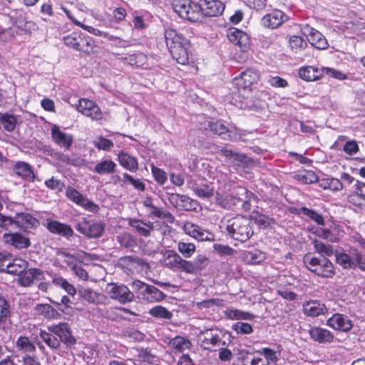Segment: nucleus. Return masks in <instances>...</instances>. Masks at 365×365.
<instances>
[{
	"mask_svg": "<svg viewBox=\"0 0 365 365\" xmlns=\"http://www.w3.org/2000/svg\"><path fill=\"white\" fill-rule=\"evenodd\" d=\"M255 195L244 187H236L230 194L217 192L216 204L227 210L248 212L251 210V201Z\"/></svg>",
	"mask_w": 365,
	"mask_h": 365,
	"instance_id": "nucleus-1",
	"label": "nucleus"
},
{
	"mask_svg": "<svg viewBox=\"0 0 365 365\" xmlns=\"http://www.w3.org/2000/svg\"><path fill=\"white\" fill-rule=\"evenodd\" d=\"M164 36L173 58L180 64H187L190 47L188 40L170 28L165 30Z\"/></svg>",
	"mask_w": 365,
	"mask_h": 365,
	"instance_id": "nucleus-2",
	"label": "nucleus"
},
{
	"mask_svg": "<svg viewBox=\"0 0 365 365\" xmlns=\"http://www.w3.org/2000/svg\"><path fill=\"white\" fill-rule=\"evenodd\" d=\"M226 230L231 238L241 242L247 241L254 235L251 220L242 215L228 220Z\"/></svg>",
	"mask_w": 365,
	"mask_h": 365,
	"instance_id": "nucleus-3",
	"label": "nucleus"
},
{
	"mask_svg": "<svg viewBox=\"0 0 365 365\" xmlns=\"http://www.w3.org/2000/svg\"><path fill=\"white\" fill-rule=\"evenodd\" d=\"M303 262L309 270L319 277L332 278L336 274L334 265L327 257H312L310 254H306Z\"/></svg>",
	"mask_w": 365,
	"mask_h": 365,
	"instance_id": "nucleus-4",
	"label": "nucleus"
},
{
	"mask_svg": "<svg viewBox=\"0 0 365 365\" xmlns=\"http://www.w3.org/2000/svg\"><path fill=\"white\" fill-rule=\"evenodd\" d=\"M131 289L136 297L143 302L156 303L163 301L165 294L155 286L148 284L140 280H134Z\"/></svg>",
	"mask_w": 365,
	"mask_h": 365,
	"instance_id": "nucleus-5",
	"label": "nucleus"
},
{
	"mask_svg": "<svg viewBox=\"0 0 365 365\" xmlns=\"http://www.w3.org/2000/svg\"><path fill=\"white\" fill-rule=\"evenodd\" d=\"M203 128L225 140L237 141L240 139V130L233 126L228 127L222 120L205 122Z\"/></svg>",
	"mask_w": 365,
	"mask_h": 365,
	"instance_id": "nucleus-6",
	"label": "nucleus"
},
{
	"mask_svg": "<svg viewBox=\"0 0 365 365\" xmlns=\"http://www.w3.org/2000/svg\"><path fill=\"white\" fill-rule=\"evenodd\" d=\"M171 5L174 12L181 19L191 22L200 21L197 2L192 0H173Z\"/></svg>",
	"mask_w": 365,
	"mask_h": 365,
	"instance_id": "nucleus-7",
	"label": "nucleus"
},
{
	"mask_svg": "<svg viewBox=\"0 0 365 365\" xmlns=\"http://www.w3.org/2000/svg\"><path fill=\"white\" fill-rule=\"evenodd\" d=\"M200 21L204 17H215L220 16L225 9V4L220 0H199L197 2Z\"/></svg>",
	"mask_w": 365,
	"mask_h": 365,
	"instance_id": "nucleus-8",
	"label": "nucleus"
},
{
	"mask_svg": "<svg viewBox=\"0 0 365 365\" xmlns=\"http://www.w3.org/2000/svg\"><path fill=\"white\" fill-rule=\"evenodd\" d=\"M75 228L80 233L89 238H98L102 236L105 225L102 222L88 220L86 217H83L76 224Z\"/></svg>",
	"mask_w": 365,
	"mask_h": 365,
	"instance_id": "nucleus-9",
	"label": "nucleus"
},
{
	"mask_svg": "<svg viewBox=\"0 0 365 365\" xmlns=\"http://www.w3.org/2000/svg\"><path fill=\"white\" fill-rule=\"evenodd\" d=\"M107 292L113 299L122 304L131 302L135 298L134 292L123 284L110 283L107 285Z\"/></svg>",
	"mask_w": 365,
	"mask_h": 365,
	"instance_id": "nucleus-10",
	"label": "nucleus"
},
{
	"mask_svg": "<svg viewBox=\"0 0 365 365\" xmlns=\"http://www.w3.org/2000/svg\"><path fill=\"white\" fill-rule=\"evenodd\" d=\"M37 345L42 352L44 351V346L38 336H34L31 334V338L26 336H20L16 343L15 347L16 350L25 354V356H29L36 351V346Z\"/></svg>",
	"mask_w": 365,
	"mask_h": 365,
	"instance_id": "nucleus-11",
	"label": "nucleus"
},
{
	"mask_svg": "<svg viewBox=\"0 0 365 365\" xmlns=\"http://www.w3.org/2000/svg\"><path fill=\"white\" fill-rule=\"evenodd\" d=\"M221 331L217 329H206L200 331L198 337L201 341L200 346L205 350H214L215 346L222 344Z\"/></svg>",
	"mask_w": 365,
	"mask_h": 365,
	"instance_id": "nucleus-12",
	"label": "nucleus"
},
{
	"mask_svg": "<svg viewBox=\"0 0 365 365\" xmlns=\"http://www.w3.org/2000/svg\"><path fill=\"white\" fill-rule=\"evenodd\" d=\"M66 195L70 200L83 207L87 211L93 213H97L100 210V207L97 204L83 196L77 190L72 187H68L67 188Z\"/></svg>",
	"mask_w": 365,
	"mask_h": 365,
	"instance_id": "nucleus-13",
	"label": "nucleus"
},
{
	"mask_svg": "<svg viewBox=\"0 0 365 365\" xmlns=\"http://www.w3.org/2000/svg\"><path fill=\"white\" fill-rule=\"evenodd\" d=\"M168 200L172 205L181 210L196 211L200 206L197 200L178 193L169 194Z\"/></svg>",
	"mask_w": 365,
	"mask_h": 365,
	"instance_id": "nucleus-14",
	"label": "nucleus"
},
{
	"mask_svg": "<svg viewBox=\"0 0 365 365\" xmlns=\"http://www.w3.org/2000/svg\"><path fill=\"white\" fill-rule=\"evenodd\" d=\"M76 108L78 112L83 115L90 117L92 120H101L103 118V114L99 106L93 101L81 98L78 101Z\"/></svg>",
	"mask_w": 365,
	"mask_h": 365,
	"instance_id": "nucleus-15",
	"label": "nucleus"
},
{
	"mask_svg": "<svg viewBox=\"0 0 365 365\" xmlns=\"http://www.w3.org/2000/svg\"><path fill=\"white\" fill-rule=\"evenodd\" d=\"M259 78V73L254 69H247L241 73L240 76L235 77L233 80L234 85L237 89L246 90L252 85L257 83Z\"/></svg>",
	"mask_w": 365,
	"mask_h": 365,
	"instance_id": "nucleus-16",
	"label": "nucleus"
},
{
	"mask_svg": "<svg viewBox=\"0 0 365 365\" xmlns=\"http://www.w3.org/2000/svg\"><path fill=\"white\" fill-rule=\"evenodd\" d=\"M6 219H9L11 222L5 226V229L11 231L17 227L27 229L35 226L37 220L29 214L18 213L15 218L6 216Z\"/></svg>",
	"mask_w": 365,
	"mask_h": 365,
	"instance_id": "nucleus-17",
	"label": "nucleus"
},
{
	"mask_svg": "<svg viewBox=\"0 0 365 365\" xmlns=\"http://www.w3.org/2000/svg\"><path fill=\"white\" fill-rule=\"evenodd\" d=\"M288 20V16L282 11L274 9L264 15L261 19V24L264 28L274 29Z\"/></svg>",
	"mask_w": 365,
	"mask_h": 365,
	"instance_id": "nucleus-18",
	"label": "nucleus"
},
{
	"mask_svg": "<svg viewBox=\"0 0 365 365\" xmlns=\"http://www.w3.org/2000/svg\"><path fill=\"white\" fill-rule=\"evenodd\" d=\"M49 124L51 126V135L53 142L58 146L68 150L73 143V136L62 131L58 125Z\"/></svg>",
	"mask_w": 365,
	"mask_h": 365,
	"instance_id": "nucleus-19",
	"label": "nucleus"
},
{
	"mask_svg": "<svg viewBox=\"0 0 365 365\" xmlns=\"http://www.w3.org/2000/svg\"><path fill=\"white\" fill-rule=\"evenodd\" d=\"M118 266L130 271H142L148 266L147 262L140 257L134 255L121 257L118 260Z\"/></svg>",
	"mask_w": 365,
	"mask_h": 365,
	"instance_id": "nucleus-20",
	"label": "nucleus"
},
{
	"mask_svg": "<svg viewBox=\"0 0 365 365\" xmlns=\"http://www.w3.org/2000/svg\"><path fill=\"white\" fill-rule=\"evenodd\" d=\"M227 36L229 41L245 51L250 46V38L248 35L242 31L232 28L227 31Z\"/></svg>",
	"mask_w": 365,
	"mask_h": 365,
	"instance_id": "nucleus-21",
	"label": "nucleus"
},
{
	"mask_svg": "<svg viewBox=\"0 0 365 365\" xmlns=\"http://www.w3.org/2000/svg\"><path fill=\"white\" fill-rule=\"evenodd\" d=\"M327 324L333 329L341 331H349L353 327L352 322L348 317L341 314H334L330 317L327 322Z\"/></svg>",
	"mask_w": 365,
	"mask_h": 365,
	"instance_id": "nucleus-22",
	"label": "nucleus"
},
{
	"mask_svg": "<svg viewBox=\"0 0 365 365\" xmlns=\"http://www.w3.org/2000/svg\"><path fill=\"white\" fill-rule=\"evenodd\" d=\"M44 278V273L38 268L24 269L19 278L21 286L29 287L33 283H37Z\"/></svg>",
	"mask_w": 365,
	"mask_h": 365,
	"instance_id": "nucleus-23",
	"label": "nucleus"
},
{
	"mask_svg": "<svg viewBox=\"0 0 365 365\" xmlns=\"http://www.w3.org/2000/svg\"><path fill=\"white\" fill-rule=\"evenodd\" d=\"M48 329L56 335L60 339V341H63L64 344L71 345L76 343V339L72 336L66 324L59 323L56 325L49 326Z\"/></svg>",
	"mask_w": 365,
	"mask_h": 365,
	"instance_id": "nucleus-24",
	"label": "nucleus"
},
{
	"mask_svg": "<svg viewBox=\"0 0 365 365\" xmlns=\"http://www.w3.org/2000/svg\"><path fill=\"white\" fill-rule=\"evenodd\" d=\"M309 334L312 340L319 344L331 343L334 338L330 331L318 327H311Z\"/></svg>",
	"mask_w": 365,
	"mask_h": 365,
	"instance_id": "nucleus-25",
	"label": "nucleus"
},
{
	"mask_svg": "<svg viewBox=\"0 0 365 365\" xmlns=\"http://www.w3.org/2000/svg\"><path fill=\"white\" fill-rule=\"evenodd\" d=\"M307 40L309 42L319 50L327 49L329 43L324 35L312 27H307Z\"/></svg>",
	"mask_w": 365,
	"mask_h": 365,
	"instance_id": "nucleus-26",
	"label": "nucleus"
},
{
	"mask_svg": "<svg viewBox=\"0 0 365 365\" xmlns=\"http://www.w3.org/2000/svg\"><path fill=\"white\" fill-rule=\"evenodd\" d=\"M27 265L28 263L26 260L16 258L7 264L2 262L1 264V270L11 274L19 275L20 277L24 269H26Z\"/></svg>",
	"mask_w": 365,
	"mask_h": 365,
	"instance_id": "nucleus-27",
	"label": "nucleus"
},
{
	"mask_svg": "<svg viewBox=\"0 0 365 365\" xmlns=\"http://www.w3.org/2000/svg\"><path fill=\"white\" fill-rule=\"evenodd\" d=\"M184 230L187 234L199 241H209L212 237L210 232L191 222L185 224Z\"/></svg>",
	"mask_w": 365,
	"mask_h": 365,
	"instance_id": "nucleus-28",
	"label": "nucleus"
},
{
	"mask_svg": "<svg viewBox=\"0 0 365 365\" xmlns=\"http://www.w3.org/2000/svg\"><path fill=\"white\" fill-rule=\"evenodd\" d=\"M304 313L309 317H316L321 314H324L327 309L324 304L318 300H311L304 303L303 304Z\"/></svg>",
	"mask_w": 365,
	"mask_h": 365,
	"instance_id": "nucleus-29",
	"label": "nucleus"
},
{
	"mask_svg": "<svg viewBox=\"0 0 365 365\" xmlns=\"http://www.w3.org/2000/svg\"><path fill=\"white\" fill-rule=\"evenodd\" d=\"M128 225L133 227L139 235L148 237L154 229L153 223L151 222H145L137 218L128 219Z\"/></svg>",
	"mask_w": 365,
	"mask_h": 365,
	"instance_id": "nucleus-30",
	"label": "nucleus"
},
{
	"mask_svg": "<svg viewBox=\"0 0 365 365\" xmlns=\"http://www.w3.org/2000/svg\"><path fill=\"white\" fill-rule=\"evenodd\" d=\"M299 77L307 81H314L324 76V67L305 66L299 71Z\"/></svg>",
	"mask_w": 365,
	"mask_h": 365,
	"instance_id": "nucleus-31",
	"label": "nucleus"
},
{
	"mask_svg": "<svg viewBox=\"0 0 365 365\" xmlns=\"http://www.w3.org/2000/svg\"><path fill=\"white\" fill-rule=\"evenodd\" d=\"M47 230L66 238H69L73 235V230L70 225L55 220L47 222Z\"/></svg>",
	"mask_w": 365,
	"mask_h": 365,
	"instance_id": "nucleus-32",
	"label": "nucleus"
},
{
	"mask_svg": "<svg viewBox=\"0 0 365 365\" xmlns=\"http://www.w3.org/2000/svg\"><path fill=\"white\" fill-rule=\"evenodd\" d=\"M14 173L22 179L32 181L35 175L31 166L25 162L19 161L13 168Z\"/></svg>",
	"mask_w": 365,
	"mask_h": 365,
	"instance_id": "nucleus-33",
	"label": "nucleus"
},
{
	"mask_svg": "<svg viewBox=\"0 0 365 365\" xmlns=\"http://www.w3.org/2000/svg\"><path fill=\"white\" fill-rule=\"evenodd\" d=\"M78 293L81 297L95 304H103L106 299L105 295L98 293L91 288H81L78 289Z\"/></svg>",
	"mask_w": 365,
	"mask_h": 365,
	"instance_id": "nucleus-34",
	"label": "nucleus"
},
{
	"mask_svg": "<svg viewBox=\"0 0 365 365\" xmlns=\"http://www.w3.org/2000/svg\"><path fill=\"white\" fill-rule=\"evenodd\" d=\"M118 160L122 167L130 172H135L138 169L137 159L128 153L120 152L118 155Z\"/></svg>",
	"mask_w": 365,
	"mask_h": 365,
	"instance_id": "nucleus-35",
	"label": "nucleus"
},
{
	"mask_svg": "<svg viewBox=\"0 0 365 365\" xmlns=\"http://www.w3.org/2000/svg\"><path fill=\"white\" fill-rule=\"evenodd\" d=\"M336 257V262L344 269H354L356 265L354 264V250L348 255L344 252H336L334 253Z\"/></svg>",
	"mask_w": 365,
	"mask_h": 365,
	"instance_id": "nucleus-36",
	"label": "nucleus"
},
{
	"mask_svg": "<svg viewBox=\"0 0 365 365\" xmlns=\"http://www.w3.org/2000/svg\"><path fill=\"white\" fill-rule=\"evenodd\" d=\"M298 214L302 215V218L305 220H311L319 225H324V220L322 215L312 209L302 207L299 209Z\"/></svg>",
	"mask_w": 365,
	"mask_h": 365,
	"instance_id": "nucleus-37",
	"label": "nucleus"
},
{
	"mask_svg": "<svg viewBox=\"0 0 365 365\" xmlns=\"http://www.w3.org/2000/svg\"><path fill=\"white\" fill-rule=\"evenodd\" d=\"M116 166L111 160H103L95 165L93 171L100 175L112 174L115 172Z\"/></svg>",
	"mask_w": 365,
	"mask_h": 365,
	"instance_id": "nucleus-38",
	"label": "nucleus"
},
{
	"mask_svg": "<svg viewBox=\"0 0 365 365\" xmlns=\"http://www.w3.org/2000/svg\"><path fill=\"white\" fill-rule=\"evenodd\" d=\"M312 242L314 245L315 252L319 253L321 257L328 258L334 254L332 245L317 239L312 240Z\"/></svg>",
	"mask_w": 365,
	"mask_h": 365,
	"instance_id": "nucleus-39",
	"label": "nucleus"
},
{
	"mask_svg": "<svg viewBox=\"0 0 365 365\" xmlns=\"http://www.w3.org/2000/svg\"><path fill=\"white\" fill-rule=\"evenodd\" d=\"M116 241L122 248L130 249L137 245L135 237L126 232H123L117 235Z\"/></svg>",
	"mask_w": 365,
	"mask_h": 365,
	"instance_id": "nucleus-40",
	"label": "nucleus"
},
{
	"mask_svg": "<svg viewBox=\"0 0 365 365\" xmlns=\"http://www.w3.org/2000/svg\"><path fill=\"white\" fill-rule=\"evenodd\" d=\"M169 345L175 349L177 351L183 352L185 350L190 349L192 343L188 339L185 337L177 336L170 339Z\"/></svg>",
	"mask_w": 365,
	"mask_h": 365,
	"instance_id": "nucleus-41",
	"label": "nucleus"
},
{
	"mask_svg": "<svg viewBox=\"0 0 365 365\" xmlns=\"http://www.w3.org/2000/svg\"><path fill=\"white\" fill-rule=\"evenodd\" d=\"M242 257L244 261L248 264H259L264 259L265 255L262 251L255 249L244 252Z\"/></svg>",
	"mask_w": 365,
	"mask_h": 365,
	"instance_id": "nucleus-42",
	"label": "nucleus"
},
{
	"mask_svg": "<svg viewBox=\"0 0 365 365\" xmlns=\"http://www.w3.org/2000/svg\"><path fill=\"white\" fill-rule=\"evenodd\" d=\"M190 187L195 192V193L200 197L209 198L213 195V188L208 185H199L192 181H189Z\"/></svg>",
	"mask_w": 365,
	"mask_h": 365,
	"instance_id": "nucleus-43",
	"label": "nucleus"
},
{
	"mask_svg": "<svg viewBox=\"0 0 365 365\" xmlns=\"http://www.w3.org/2000/svg\"><path fill=\"white\" fill-rule=\"evenodd\" d=\"M121 60L124 63H127L130 66L141 67L146 63L147 56L141 52H138L133 54H129L125 57H122Z\"/></svg>",
	"mask_w": 365,
	"mask_h": 365,
	"instance_id": "nucleus-44",
	"label": "nucleus"
},
{
	"mask_svg": "<svg viewBox=\"0 0 365 365\" xmlns=\"http://www.w3.org/2000/svg\"><path fill=\"white\" fill-rule=\"evenodd\" d=\"M9 242L17 249L26 248L29 246V240L24 235L15 232L9 235Z\"/></svg>",
	"mask_w": 365,
	"mask_h": 365,
	"instance_id": "nucleus-45",
	"label": "nucleus"
},
{
	"mask_svg": "<svg viewBox=\"0 0 365 365\" xmlns=\"http://www.w3.org/2000/svg\"><path fill=\"white\" fill-rule=\"evenodd\" d=\"M149 314L153 317L158 319H171L173 317V313L167 309L165 307L158 305L152 309H150L148 312Z\"/></svg>",
	"mask_w": 365,
	"mask_h": 365,
	"instance_id": "nucleus-46",
	"label": "nucleus"
},
{
	"mask_svg": "<svg viewBox=\"0 0 365 365\" xmlns=\"http://www.w3.org/2000/svg\"><path fill=\"white\" fill-rule=\"evenodd\" d=\"M0 125L6 131H13L16 125V119L14 115L9 113H1Z\"/></svg>",
	"mask_w": 365,
	"mask_h": 365,
	"instance_id": "nucleus-47",
	"label": "nucleus"
},
{
	"mask_svg": "<svg viewBox=\"0 0 365 365\" xmlns=\"http://www.w3.org/2000/svg\"><path fill=\"white\" fill-rule=\"evenodd\" d=\"M294 178L303 184H312L317 182L318 177L314 172L311 170H304L294 176Z\"/></svg>",
	"mask_w": 365,
	"mask_h": 365,
	"instance_id": "nucleus-48",
	"label": "nucleus"
},
{
	"mask_svg": "<svg viewBox=\"0 0 365 365\" xmlns=\"http://www.w3.org/2000/svg\"><path fill=\"white\" fill-rule=\"evenodd\" d=\"M52 282L54 285L63 288L71 296H74L76 294L74 286L61 277H54Z\"/></svg>",
	"mask_w": 365,
	"mask_h": 365,
	"instance_id": "nucleus-49",
	"label": "nucleus"
},
{
	"mask_svg": "<svg viewBox=\"0 0 365 365\" xmlns=\"http://www.w3.org/2000/svg\"><path fill=\"white\" fill-rule=\"evenodd\" d=\"M289 43L292 51L294 53H298L305 49L307 46V43L305 40L299 36H291Z\"/></svg>",
	"mask_w": 365,
	"mask_h": 365,
	"instance_id": "nucleus-50",
	"label": "nucleus"
},
{
	"mask_svg": "<svg viewBox=\"0 0 365 365\" xmlns=\"http://www.w3.org/2000/svg\"><path fill=\"white\" fill-rule=\"evenodd\" d=\"M93 40L88 36L81 35V41L78 42L77 51L90 53L93 51Z\"/></svg>",
	"mask_w": 365,
	"mask_h": 365,
	"instance_id": "nucleus-51",
	"label": "nucleus"
},
{
	"mask_svg": "<svg viewBox=\"0 0 365 365\" xmlns=\"http://www.w3.org/2000/svg\"><path fill=\"white\" fill-rule=\"evenodd\" d=\"M12 26L7 28L6 30V36H5V41L11 40L15 36L20 34L23 29L18 25L17 18L11 19Z\"/></svg>",
	"mask_w": 365,
	"mask_h": 365,
	"instance_id": "nucleus-52",
	"label": "nucleus"
},
{
	"mask_svg": "<svg viewBox=\"0 0 365 365\" xmlns=\"http://www.w3.org/2000/svg\"><path fill=\"white\" fill-rule=\"evenodd\" d=\"M93 145L98 149L109 151L113 147V143L103 136H99L93 140Z\"/></svg>",
	"mask_w": 365,
	"mask_h": 365,
	"instance_id": "nucleus-53",
	"label": "nucleus"
},
{
	"mask_svg": "<svg viewBox=\"0 0 365 365\" xmlns=\"http://www.w3.org/2000/svg\"><path fill=\"white\" fill-rule=\"evenodd\" d=\"M83 254V252L77 253L76 255L66 252H61L60 253L61 256L65 257L64 262L71 268V269L78 264L77 259H80Z\"/></svg>",
	"mask_w": 365,
	"mask_h": 365,
	"instance_id": "nucleus-54",
	"label": "nucleus"
},
{
	"mask_svg": "<svg viewBox=\"0 0 365 365\" xmlns=\"http://www.w3.org/2000/svg\"><path fill=\"white\" fill-rule=\"evenodd\" d=\"M178 250L184 257H190L195 251V245L190 242H180Z\"/></svg>",
	"mask_w": 365,
	"mask_h": 365,
	"instance_id": "nucleus-55",
	"label": "nucleus"
},
{
	"mask_svg": "<svg viewBox=\"0 0 365 365\" xmlns=\"http://www.w3.org/2000/svg\"><path fill=\"white\" fill-rule=\"evenodd\" d=\"M166 255L167 259L169 260L168 266L171 268L179 269L182 259V257L173 250H168Z\"/></svg>",
	"mask_w": 365,
	"mask_h": 365,
	"instance_id": "nucleus-56",
	"label": "nucleus"
},
{
	"mask_svg": "<svg viewBox=\"0 0 365 365\" xmlns=\"http://www.w3.org/2000/svg\"><path fill=\"white\" fill-rule=\"evenodd\" d=\"M232 329L237 334H250L253 332V328L251 324L246 322H238L235 323L232 327Z\"/></svg>",
	"mask_w": 365,
	"mask_h": 365,
	"instance_id": "nucleus-57",
	"label": "nucleus"
},
{
	"mask_svg": "<svg viewBox=\"0 0 365 365\" xmlns=\"http://www.w3.org/2000/svg\"><path fill=\"white\" fill-rule=\"evenodd\" d=\"M81 34L78 33L73 32L66 36H64L63 42L66 46L77 51L78 42L81 41Z\"/></svg>",
	"mask_w": 365,
	"mask_h": 365,
	"instance_id": "nucleus-58",
	"label": "nucleus"
},
{
	"mask_svg": "<svg viewBox=\"0 0 365 365\" xmlns=\"http://www.w3.org/2000/svg\"><path fill=\"white\" fill-rule=\"evenodd\" d=\"M123 182H128L135 189H137L138 190H140V191H144L145 190V185L140 180H139V179H134L131 175H130L129 174H128L126 173L123 174Z\"/></svg>",
	"mask_w": 365,
	"mask_h": 365,
	"instance_id": "nucleus-59",
	"label": "nucleus"
},
{
	"mask_svg": "<svg viewBox=\"0 0 365 365\" xmlns=\"http://www.w3.org/2000/svg\"><path fill=\"white\" fill-rule=\"evenodd\" d=\"M220 154L228 160H234L238 162H242L245 158V155L234 152L233 150L227 149V148H222L220 150Z\"/></svg>",
	"mask_w": 365,
	"mask_h": 365,
	"instance_id": "nucleus-60",
	"label": "nucleus"
},
{
	"mask_svg": "<svg viewBox=\"0 0 365 365\" xmlns=\"http://www.w3.org/2000/svg\"><path fill=\"white\" fill-rule=\"evenodd\" d=\"M152 174L154 177L155 180L160 184L163 185L168 180L167 175L162 169L158 168L155 166H152Z\"/></svg>",
	"mask_w": 365,
	"mask_h": 365,
	"instance_id": "nucleus-61",
	"label": "nucleus"
},
{
	"mask_svg": "<svg viewBox=\"0 0 365 365\" xmlns=\"http://www.w3.org/2000/svg\"><path fill=\"white\" fill-rule=\"evenodd\" d=\"M196 272L202 270L208 264L209 259L204 255H197L192 261Z\"/></svg>",
	"mask_w": 365,
	"mask_h": 365,
	"instance_id": "nucleus-62",
	"label": "nucleus"
},
{
	"mask_svg": "<svg viewBox=\"0 0 365 365\" xmlns=\"http://www.w3.org/2000/svg\"><path fill=\"white\" fill-rule=\"evenodd\" d=\"M317 233L319 237L332 242H335L338 240L336 236L333 234L329 229H318Z\"/></svg>",
	"mask_w": 365,
	"mask_h": 365,
	"instance_id": "nucleus-63",
	"label": "nucleus"
},
{
	"mask_svg": "<svg viewBox=\"0 0 365 365\" xmlns=\"http://www.w3.org/2000/svg\"><path fill=\"white\" fill-rule=\"evenodd\" d=\"M354 259L356 268L358 267L361 271L365 272V255L355 250Z\"/></svg>",
	"mask_w": 365,
	"mask_h": 365,
	"instance_id": "nucleus-64",
	"label": "nucleus"
}]
</instances>
